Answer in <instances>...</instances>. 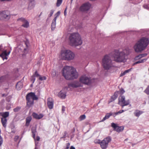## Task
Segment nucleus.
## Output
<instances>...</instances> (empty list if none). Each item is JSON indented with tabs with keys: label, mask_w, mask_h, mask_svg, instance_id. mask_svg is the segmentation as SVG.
Segmentation results:
<instances>
[{
	"label": "nucleus",
	"mask_w": 149,
	"mask_h": 149,
	"mask_svg": "<svg viewBox=\"0 0 149 149\" xmlns=\"http://www.w3.org/2000/svg\"><path fill=\"white\" fill-rule=\"evenodd\" d=\"M63 75L67 80H70L77 79L78 73L76 69L73 67L66 66L62 70Z\"/></svg>",
	"instance_id": "obj_1"
},
{
	"label": "nucleus",
	"mask_w": 149,
	"mask_h": 149,
	"mask_svg": "<svg viewBox=\"0 0 149 149\" xmlns=\"http://www.w3.org/2000/svg\"><path fill=\"white\" fill-rule=\"evenodd\" d=\"M148 39L143 37L139 40L134 46V50L136 52H141L147 47L148 44Z\"/></svg>",
	"instance_id": "obj_2"
},
{
	"label": "nucleus",
	"mask_w": 149,
	"mask_h": 149,
	"mask_svg": "<svg viewBox=\"0 0 149 149\" xmlns=\"http://www.w3.org/2000/svg\"><path fill=\"white\" fill-rule=\"evenodd\" d=\"M126 51L125 50L120 52L118 50H114L111 53L114 61L117 62H125L126 61L125 56L127 55L125 53Z\"/></svg>",
	"instance_id": "obj_3"
},
{
	"label": "nucleus",
	"mask_w": 149,
	"mask_h": 149,
	"mask_svg": "<svg viewBox=\"0 0 149 149\" xmlns=\"http://www.w3.org/2000/svg\"><path fill=\"white\" fill-rule=\"evenodd\" d=\"M70 43L72 46H78L81 45L82 41L81 37L78 33H73L69 37Z\"/></svg>",
	"instance_id": "obj_4"
},
{
	"label": "nucleus",
	"mask_w": 149,
	"mask_h": 149,
	"mask_svg": "<svg viewBox=\"0 0 149 149\" xmlns=\"http://www.w3.org/2000/svg\"><path fill=\"white\" fill-rule=\"evenodd\" d=\"M111 54L105 55L102 59V65L103 68L105 70H108L111 69L113 66L110 56Z\"/></svg>",
	"instance_id": "obj_5"
},
{
	"label": "nucleus",
	"mask_w": 149,
	"mask_h": 149,
	"mask_svg": "<svg viewBox=\"0 0 149 149\" xmlns=\"http://www.w3.org/2000/svg\"><path fill=\"white\" fill-rule=\"evenodd\" d=\"M62 58L63 59L70 61L73 59L74 54L69 50H65L62 52Z\"/></svg>",
	"instance_id": "obj_6"
},
{
	"label": "nucleus",
	"mask_w": 149,
	"mask_h": 149,
	"mask_svg": "<svg viewBox=\"0 0 149 149\" xmlns=\"http://www.w3.org/2000/svg\"><path fill=\"white\" fill-rule=\"evenodd\" d=\"M79 81L81 84L88 86L91 85L92 82V80L90 77L83 75L80 77L79 78Z\"/></svg>",
	"instance_id": "obj_7"
},
{
	"label": "nucleus",
	"mask_w": 149,
	"mask_h": 149,
	"mask_svg": "<svg viewBox=\"0 0 149 149\" xmlns=\"http://www.w3.org/2000/svg\"><path fill=\"white\" fill-rule=\"evenodd\" d=\"M10 17V15L8 11L3 10L0 12V19L9 20Z\"/></svg>",
	"instance_id": "obj_8"
},
{
	"label": "nucleus",
	"mask_w": 149,
	"mask_h": 149,
	"mask_svg": "<svg viewBox=\"0 0 149 149\" xmlns=\"http://www.w3.org/2000/svg\"><path fill=\"white\" fill-rule=\"evenodd\" d=\"M111 138L109 136L104 138L100 143L101 148L102 149L107 148L108 147V143L111 141Z\"/></svg>",
	"instance_id": "obj_9"
},
{
	"label": "nucleus",
	"mask_w": 149,
	"mask_h": 149,
	"mask_svg": "<svg viewBox=\"0 0 149 149\" xmlns=\"http://www.w3.org/2000/svg\"><path fill=\"white\" fill-rule=\"evenodd\" d=\"M91 4L89 2H87L83 4L80 7L79 9L81 11L86 12L88 11L91 8Z\"/></svg>",
	"instance_id": "obj_10"
},
{
	"label": "nucleus",
	"mask_w": 149,
	"mask_h": 149,
	"mask_svg": "<svg viewBox=\"0 0 149 149\" xmlns=\"http://www.w3.org/2000/svg\"><path fill=\"white\" fill-rule=\"evenodd\" d=\"M121 98L120 100V97L119 98V102L118 104H120L122 107V108H123V107L129 104L130 102L129 100L126 101L125 100V97L124 96H121Z\"/></svg>",
	"instance_id": "obj_11"
},
{
	"label": "nucleus",
	"mask_w": 149,
	"mask_h": 149,
	"mask_svg": "<svg viewBox=\"0 0 149 149\" xmlns=\"http://www.w3.org/2000/svg\"><path fill=\"white\" fill-rule=\"evenodd\" d=\"M68 86L69 87H72L73 88H77L80 87H82L83 85L79 81H76L74 82L69 84Z\"/></svg>",
	"instance_id": "obj_12"
},
{
	"label": "nucleus",
	"mask_w": 149,
	"mask_h": 149,
	"mask_svg": "<svg viewBox=\"0 0 149 149\" xmlns=\"http://www.w3.org/2000/svg\"><path fill=\"white\" fill-rule=\"evenodd\" d=\"M111 127L113 128L114 130L118 132L122 131L124 130V127L123 126H119L116 124L112 123L111 124Z\"/></svg>",
	"instance_id": "obj_13"
},
{
	"label": "nucleus",
	"mask_w": 149,
	"mask_h": 149,
	"mask_svg": "<svg viewBox=\"0 0 149 149\" xmlns=\"http://www.w3.org/2000/svg\"><path fill=\"white\" fill-rule=\"evenodd\" d=\"M26 98L32 99L33 100H37L38 97L36 96L34 93L32 92L28 93L26 95Z\"/></svg>",
	"instance_id": "obj_14"
},
{
	"label": "nucleus",
	"mask_w": 149,
	"mask_h": 149,
	"mask_svg": "<svg viewBox=\"0 0 149 149\" xmlns=\"http://www.w3.org/2000/svg\"><path fill=\"white\" fill-rule=\"evenodd\" d=\"M47 106L50 109H52L53 107V105H54V102L53 100L51 99L50 100V99L48 98L47 99Z\"/></svg>",
	"instance_id": "obj_15"
},
{
	"label": "nucleus",
	"mask_w": 149,
	"mask_h": 149,
	"mask_svg": "<svg viewBox=\"0 0 149 149\" xmlns=\"http://www.w3.org/2000/svg\"><path fill=\"white\" fill-rule=\"evenodd\" d=\"M58 95L61 98L64 99L66 96V92L65 91H61L58 93Z\"/></svg>",
	"instance_id": "obj_16"
},
{
	"label": "nucleus",
	"mask_w": 149,
	"mask_h": 149,
	"mask_svg": "<svg viewBox=\"0 0 149 149\" xmlns=\"http://www.w3.org/2000/svg\"><path fill=\"white\" fill-rule=\"evenodd\" d=\"M27 101V105L28 107H30L34 104V100L31 99L26 98Z\"/></svg>",
	"instance_id": "obj_17"
},
{
	"label": "nucleus",
	"mask_w": 149,
	"mask_h": 149,
	"mask_svg": "<svg viewBox=\"0 0 149 149\" xmlns=\"http://www.w3.org/2000/svg\"><path fill=\"white\" fill-rule=\"evenodd\" d=\"M32 115L34 118L38 119H40L43 117V116L42 114L38 115L35 113H33Z\"/></svg>",
	"instance_id": "obj_18"
},
{
	"label": "nucleus",
	"mask_w": 149,
	"mask_h": 149,
	"mask_svg": "<svg viewBox=\"0 0 149 149\" xmlns=\"http://www.w3.org/2000/svg\"><path fill=\"white\" fill-rule=\"evenodd\" d=\"M56 17H54L52 21L51 25V30L52 31L54 30L56 28Z\"/></svg>",
	"instance_id": "obj_19"
},
{
	"label": "nucleus",
	"mask_w": 149,
	"mask_h": 149,
	"mask_svg": "<svg viewBox=\"0 0 149 149\" xmlns=\"http://www.w3.org/2000/svg\"><path fill=\"white\" fill-rule=\"evenodd\" d=\"M117 92H115L114 95L111 97L110 101L109 102V103L113 102L117 98L118 95H117Z\"/></svg>",
	"instance_id": "obj_20"
},
{
	"label": "nucleus",
	"mask_w": 149,
	"mask_h": 149,
	"mask_svg": "<svg viewBox=\"0 0 149 149\" xmlns=\"http://www.w3.org/2000/svg\"><path fill=\"white\" fill-rule=\"evenodd\" d=\"M1 115L3 117V118H6L9 116V112H5L3 113H0Z\"/></svg>",
	"instance_id": "obj_21"
},
{
	"label": "nucleus",
	"mask_w": 149,
	"mask_h": 149,
	"mask_svg": "<svg viewBox=\"0 0 149 149\" xmlns=\"http://www.w3.org/2000/svg\"><path fill=\"white\" fill-rule=\"evenodd\" d=\"M31 119L32 118L31 116H28L26 118L25 126L28 127L29 126Z\"/></svg>",
	"instance_id": "obj_22"
},
{
	"label": "nucleus",
	"mask_w": 149,
	"mask_h": 149,
	"mask_svg": "<svg viewBox=\"0 0 149 149\" xmlns=\"http://www.w3.org/2000/svg\"><path fill=\"white\" fill-rule=\"evenodd\" d=\"M1 122L4 128H6V123L7 122V119L2 118H1Z\"/></svg>",
	"instance_id": "obj_23"
},
{
	"label": "nucleus",
	"mask_w": 149,
	"mask_h": 149,
	"mask_svg": "<svg viewBox=\"0 0 149 149\" xmlns=\"http://www.w3.org/2000/svg\"><path fill=\"white\" fill-rule=\"evenodd\" d=\"M32 133V137L35 138L36 136V134L37 132L36 128V127H33L31 129Z\"/></svg>",
	"instance_id": "obj_24"
},
{
	"label": "nucleus",
	"mask_w": 149,
	"mask_h": 149,
	"mask_svg": "<svg viewBox=\"0 0 149 149\" xmlns=\"http://www.w3.org/2000/svg\"><path fill=\"white\" fill-rule=\"evenodd\" d=\"M22 86L23 84L20 81H19L17 82L16 85V88L18 90H20L22 87Z\"/></svg>",
	"instance_id": "obj_25"
},
{
	"label": "nucleus",
	"mask_w": 149,
	"mask_h": 149,
	"mask_svg": "<svg viewBox=\"0 0 149 149\" xmlns=\"http://www.w3.org/2000/svg\"><path fill=\"white\" fill-rule=\"evenodd\" d=\"M143 112L139 110H136L134 112V115L137 117H139L140 115L142 114Z\"/></svg>",
	"instance_id": "obj_26"
},
{
	"label": "nucleus",
	"mask_w": 149,
	"mask_h": 149,
	"mask_svg": "<svg viewBox=\"0 0 149 149\" xmlns=\"http://www.w3.org/2000/svg\"><path fill=\"white\" fill-rule=\"evenodd\" d=\"M112 115V113H107L106 114L105 117H104V118L101 121L103 122L106 119L109 118L110 116H111Z\"/></svg>",
	"instance_id": "obj_27"
},
{
	"label": "nucleus",
	"mask_w": 149,
	"mask_h": 149,
	"mask_svg": "<svg viewBox=\"0 0 149 149\" xmlns=\"http://www.w3.org/2000/svg\"><path fill=\"white\" fill-rule=\"evenodd\" d=\"M7 56L6 52L3 51L1 54H0V57L3 58V60L5 59H7L8 58L6 57Z\"/></svg>",
	"instance_id": "obj_28"
},
{
	"label": "nucleus",
	"mask_w": 149,
	"mask_h": 149,
	"mask_svg": "<svg viewBox=\"0 0 149 149\" xmlns=\"http://www.w3.org/2000/svg\"><path fill=\"white\" fill-rule=\"evenodd\" d=\"M115 92H117V95H118V94H120L121 96L125 92V91L123 88H122L120 89L119 91H116Z\"/></svg>",
	"instance_id": "obj_29"
},
{
	"label": "nucleus",
	"mask_w": 149,
	"mask_h": 149,
	"mask_svg": "<svg viewBox=\"0 0 149 149\" xmlns=\"http://www.w3.org/2000/svg\"><path fill=\"white\" fill-rule=\"evenodd\" d=\"M132 68L130 69L125 70L123 72H121L120 74V77L123 76L125 75L126 73L129 72L131 70Z\"/></svg>",
	"instance_id": "obj_30"
},
{
	"label": "nucleus",
	"mask_w": 149,
	"mask_h": 149,
	"mask_svg": "<svg viewBox=\"0 0 149 149\" xmlns=\"http://www.w3.org/2000/svg\"><path fill=\"white\" fill-rule=\"evenodd\" d=\"M23 23L22 24V26L24 28H28L29 26V22L26 20L25 21L23 22Z\"/></svg>",
	"instance_id": "obj_31"
},
{
	"label": "nucleus",
	"mask_w": 149,
	"mask_h": 149,
	"mask_svg": "<svg viewBox=\"0 0 149 149\" xmlns=\"http://www.w3.org/2000/svg\"><path fill=\"white\" fill-rule=\"evenodd\" d=\"M147 59H142L138 61L135 62L134 63V64L135 65L138 63H144L147 60Z\"/></svg>",
	"instance_id": "obj_32"
},
{
	"label": "nucleus",
	"mask_w": 149,
	"mask_h": 149,
	"mask_svg": "<svg viewBox=\"0 0 149 149\" xmlns=\"http://www.w3.org/2000/svg\"><path fill=\"white\" fill-rule=\"evenodd\" d=\"M21 107H17L13 109V111L15 112H18L20 110V109H21Z\"/></svg>",
	"instance_id": "obj_33"
},
{
	"label": "nucleus",
	"mask_w": 149,
	"mask_h": 149,
	"mask_svg": "<svg viewBox=\"0 0 149 149\" xmlns=\"http://www.w3.org/2000/svg\"><path fill=\"white\" fill-rule=\"evenodd\" d=\"M144 92L147 95H149V85L144 91Z\"/></svg>",
	"instance_id": "obj_34"
},
{
	"label": "nucleus",
	"mask_w": 149,
	"mask_h": 149,
	"mask_svg": "<svg viewBox=\"0 0 149 149\" xmlns=\"http://www.w3.org/2000/svg\"><path fill=\"white\" fill-rule=\"evenodd\" d=\"M62 1V0H57L56 3L57 6H59L61 4Z\"/></svg>",
	"instance_id": "obj_35"
},
{
	"label": "nucleus",
	"mask_w": 149,
	"mask_h": 149,
	"mask_svg": "<svg viewBox=\"0 0 149 149\" xmlns=\"http://www.w3.org/2000/svg\"><path fill=\"white\" fill-rule=\"evenodd\" d=\"M86 118V116L85 115H82L81 116L79 117L80 120H82Z\"/></svg>",
	"instance_id": "obj_36"
},
{
	"label": "nucleus",
	"mask_w": 149,
	"mask_h": 149,
	"mask_svg": "<svg viewBox=\"0 0 149 149\" xmlns=\"http://www.w3.org/2000/svg\"><path fill=\"white\" fill-rule=\"evenodd\" d=\"M36 80V78H35L34 76H32L31 77V81L32 82V83H34Z\"/></svg>",
	"instance_id": "obj_37"
},
{
	"label": "nucleus",
	"mask_w": 149,
	"mask_h": 149,
	"mask_svg": "<svg viewBox=\"0 0 149 149\" xmlns=\"http://www.w3.org/2000/svg\"><path fill=\"white\" fill-rule=\"evenodd\" d=\"M26 20L24 18L21 17L17 19V21H21L23 22H24Z\"/></svg>",
	"instance_id": "obj_38"
},
{
	"label": "nucleus",
	"mask_w": 149,
	"mask_h": 149,
	"mask_svg": "<svg viewBox=\"0 0 149 149\" xmlns=\"http://www.w3.org/2000/svg\"><path fill=\"white\" fill-rule=\"evenodd\" d=\"M46 79V78L45 76L42 77L40 76L39 77V79L41 81L45 80Z\"/></svg>",
	"instance_id": "obj_39"
},
{
	"label": "nucleus",
	"mask_w": 149,
	"mask_h": 149,
	"mask_svg": "<svg viewBox=\"0 0 149 149\" xmlns=\"http://www.w3.org/2000/svg\"><path fill=\"white\" fill-rule=\"evenodd\" d=\"M34 76V77H40V75L38 73L37 71V70H36L34 74L33 75Z\"/></svg>",
	"instance_id": "obj_40"
},
{
	"label": "nucleus",
	"mask_w": 149,
	"mask_h": 149,
	"mask_svg": "<svg viewBox=\"0 0 149 149\" xmlns=\"http://www.w3.org/2000/svg\"><path fill=\"white\" fill-rule=\"evenodd\" d=\"M61 12L60 11H59L57 12V13L55 14V17H56V20L57 18L58 17L60 14Z\"/></svg>",
	"instance_id": "obj_41"
},
{
	"label": "nucleus",
	"mask_w": 149,
	"mask_h": 149,
	"mask_svg": "<svg viewBox=\"0 0 149 149\" xmlns=\"http://www.w3.org/2000/svg\"><path fill=\"white\" fill-rule=\"evenodd\" d=\"M125 111L123 110H120L118 112H116L115 113V114H116V115H117L118 114H119L121 113L124 112Z\"/></svg>",
	"instance_id": "obj_42"
},
{
	"label": "nucleus",
	"mask_w": 149,
	"mask_h": 149,
	"mask_svg": "<svg viewBox=\"0 0 149 149\" xmlns=\"http://www.w3.org/2000/svg\"><path fill=\"white\" fill-rule=\"evenodd\" d=\"M144 8L148 10L149 9V6L146 4H144L143 6Z\"/></svg>",
	"instance_id": "obj_43"
},
{
	"label": "nucleus",
	"mask_w": 149,
	"mask_h": 149,
	"mask_svg": "<svg viewBox=\"0 0 149 149\" xmlns=\"http://www.w3.org/2000/svg\"><path fill=\"white\" fill-rule=\"evenodd\" d=\"M140 57H141V56H140V55H138L137 56H136L135 57V60H139V59H140V58H140Z\"/></svg>",
	"instance_id": "obj_44"
},
{
	"label": "nucleus",
	"mask_w": 149,
	"mask_h": 149,
	"mask_svg": "<svg viewBox=\"0 0 149 149\" xmlns=\"http://www.w3.org/2000/svg\"><path fill=\"white\" fill-rule=\"evenodd\" d=\"M54 10H52L50 11V13L49 15V17H51L52 15L54 12Z\"/></svg>",
	"instance_id": "obj_45"
},
{
	"label": "nucleus",
	"mask_w": 149,
	"mask_h": 149,
	"mask_svg": "<svg viewBox=\"0 0 149 149\" xmlns=\"http://www.w3.org/2000/svg\"><path fill=\"white\" fill-rule=\"evenodd\" d=\"M19 138V136H15L14 140L15 141H17V140Z\"/></svg>",
	"instance_id": "obj_46"
},
{
	"label": "nucleus",
	"mask_w": 149,
	"mask_h": 149,
	"mask_svg": "<svg viewBox=\"0 0 149 149\" xmlns=\"http://www.w3.org/2000/svg\"><path fill=\"white\" fill-rule=\"evenodd\" d=\"M140 55L141 56L140 58H141L142 57L146 56L147 55V54H140Z\"/></svg>",
	"instance_id": "obj_47"
},
{
	"label": "nucleus",
	"mask_w": 149,
	"mask_h": 149,
	"mask_svg": "<svg viewBox=\"0 0 149 149\" xmlns=\"http://www.w3.org/2000/svg\"><path fill=\"white\" fill-rule=\"evenodd\" d=\"M28 42H25V45L26 46V48L24 49V51L26 50L27 49V48H28Z\"/></svg>",
	"instance_id": "obj_48"
},
{
	"label": "nucleus",
	"mask_w": 149,
	"mask_h": 149,
	"mask_svg": "<svg viewBox=\"0 0 149 149\" xmlns=\"http://www.w3.org/2000/svg\"><path fill=\"white\" fill-rule=\"evenodd\" d=\"M70 146V143H68L66 144V147L65 148V149H68L69 148Z\"/></svg>",
	"instance_id": "obj_49"
},
{
	"label": "nucleus",
	"mask_w": 149,
	"mask_h": 149,
	"mask_svg": "<svg viewBox=\"0 0 149 149\" xmlns=\"http://www.w3.org/2000/svg\"><path fill=\"white\" fill-rule=\"evenodd\" d=\"M67 134V132H65L64 133V135H63V137H61L62 138H66V135Z\"/></svg>",
	"instance_id": "obj_50"
},
{
	"label": "nucleus",
	"mask_w": 149,
	"mask_h": 149,
	"mask_svg": "<svg viewBox=\"0 0 149 149\" xmlns=\"http://www.w3.org/2000/svg\"><path fill=\"white\" fill-rule=\"evenodd\" d=\"M65 110V107L64 106H62V111L63 113Z\"/></svg>",
	"instance_id": "obj_51"
},
{
	"label": "nucleus",
	"mask_w": 149,
	"mask_h": 149,
	"mask_svg": "<svg viewBox=\"0 0 149 149\" xmlns=\"http://www.w3.org/2000/svg\"><path fill=\"white\" fill-rule=\"evenodd\" d=\"M66 10H67V8H66L65 9L64 11V15L65 16H66L67 14V12H66Z\"/></svg>",
	"instance_id": "obj_52"
},
{
	"label": "nucleus",
	"mask_w": 149,
	"mask_h": 149,
	"mask_svg": "<svg viewBox=\"0 0 149 149\" xmlns=\"http://www.w3.org/2000/svg\"><path fill=\"white\" fill-rule=\"evenodd\" d=\"M4 52H6V54L7 55V56H8L10 53V51H9L8 52H7L6 50L4 51Z\"/></svg>",
	"instance_id": "obj_53"
},
{
	"label": "nucleus",
	"mask_w": 149,
	"mask_h": 149,
	"mask_svg": "<svg viewBox=\"0 0 149 149\" xmlns=\"http://www.w3.org/2000/svg\"><path fill=\"white\" fill-rule=\"evenodd\" d=\"M40 138L39 137V136H37L36 137V140L37 141H39L40 140Z\"/></svg>",
	"instance_id": "obj_54"
},
{
	"label": "nucleus",
	"mask_w": 149,
	"mask_h": 149,
	"mask_svg": "<svg viewBox=\"0 0 149 149\" xmlns=\"http://www.w3.org/2000/svg\"><path fill=\"white\" fill-rule=\"evenodd\" d=\"M70 149H75V147L73 146H71L70 148Z\"/></svg>",
	"instance_id": "obj_55"
},
{
	"label": "nucleus",
	"mask_w": 149,
	"mask_h": 149,
	"mask_svg": "<svg viewBox=\"0 0 149 149\" xmlns=\"http://www.w3.org/2000/svg\"><path fill=\"white\" fill-rule=\"evenodd\" d=\"M7 95L6 94H3L2 95V97H4L5 96H6Z\"/></svg>",
	"instance_id": "obj_56"
},
{
	"label": "nucleus",
	"mask_w": 149,
	"mask_h": 149,
	"mask_svg": "<svg viewBox=\"0 0 149 149\" xmlns=\"http://www.w3.org/2000/svg\"><path fill=\"white\" fill-rule=\"evenodd\" d=\"M15 132H16L15 131V130H12L11 131V132H10V133H15Z\"/></svg>",
	"instance_id": "obj_57"
},
{
	"label": "nucleus",
	"mask_w": 149,
	"mask_h": 149,
	"mask_svg": "<svg viewBox=\"0 0 149 149\" xmlns=\"http://www.w3.org/2000/svg\"><path fill=\"white\" fill-rule=\"evenodd\" d=\"M72 132H74L75 131V128H73V129H72Z\"/></svg>",
	"instance_id": "obj_58"
},
{
	"label": "nucleus",
	"mask_w": 149,
	"mask_h": 149,
	"mask_svg": "<svg viewBox=\"0 0 149 149\" xmlns=\"http://www.w3.org/2000/svg\"><path fill=\"white\" fill-rule=\"evenodd\" d=\"M33 84L32 83V84H31V85L30 86H31V87H33Z\"/></svg>",
	"instance_id": "obj_59"
},
{
	"label": "nucleus",
	"mask_w": 149,
	"mask_h": 149,
	"mask_svg": "<svg viewBox=\"0 0 149 149\" xmlns=\"http://www.w3.org/2000/svg\"><path fill=\"white\" fill-rule=\"evenodd\" d=\"M135 144H135H135H133V143H132V146H134V145H135Z\"/></svg>",
	"instance_id": "obj_60"
},
{
	"label": "nucleus",
	"mask_w": 149,
	"mask_h": 149,
	"mask_svg": "<svg viewBox=\"0 0 149 149\" xmlns=\"http://www.w3.org/2000/svg\"><path fill=\"white\" fill-rule=\"evenodd\" d=\"M74 135L73 134L71 136L72 137V138L74 136Z\"/></svg>",
	"instance_id": "obj_61"
},
{
	"label": "nucleus",
	"mask_w": 149,
	"mask_h": 149,
	"mask_svg": "<svg viewBox=\"0 0 149 149\" xmlns=\"http://www.w3.org/2000/svg\"><path fill=\"white\" fill-rule=\"evenodd\" d=\"M42 14V13L41 12V13H40V15H39V17H40V16Z\"/></svg>",
	"instance_id": "obj_62"
},
{
	"label": "nucleus",
	"mask_w": 149,
	"mask_h": 149,
	"mask_svg": "<svg viewBox=\"0 0 149 149\" xmlns=\"http://www.w3.org/2000/svg\"><path fill=\"white\" fill-rule=\"evenodd\" d=\"M128 140V139L127 138V139H126L125 140V141H127Z\"/></svg>",
	"instance_id": "obj_63"
},
{
	"label": "nucleus",
	"mask_w": 149,
	"mask_h": 149,
	"mask_svg": "<svg viewBox=\"0 0 149 149\" xmlns=\"http://www.w3.org/2000/svg\"><path fill=\"white\" fill-rule=\"evenodd\" d=\"M34 149H38L36 147Z\"/></svg>",
	"instance_id": "obj_64"
}]
</instances>
